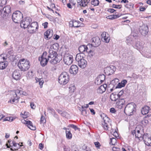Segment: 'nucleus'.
<instances>
[{
    "mask_svg": "<svg viewBox=\"0 0 151 151\" xmlns=\"http://www.w3.org/2000/svg\"><path fill=\"white\" fill-rule=\"evenodd\" d=\"M49 55L48 56V59L50 63L55 64L59 63L61 60V56L57 55V52L53 50V47H50L49 51Z\"/></svg>",
    "mask_w": 151,
    "mask_h": 151,
    "instance_id": "nucleus-1",
    "label": "nucleus"
},
{
    "mask_svg": "<svg viewBox=\"0 0 151 151\" xmlns=\"http://www.w3.org/2000/svg\"><path fill=\"white\" fill-rule=\"evenodd\" d=\"M30 62L27 60L21 59L18 63L17 65L21 71H25L28 70L30 68Z\"/></svg>",
    "mask_w": 151,
    "mask_h": 151,
    "instance_id": "nucleus-2",
    "label": "nucleus"
},
{
    "mask_svg": "<svg viewBox=\"0 0 151 151\" xmlns=\"http://www.w3.org/2000/svg\"><path fill=\"white\" fill-rule=\"evenodd\" d=\"M101 116L102 119L101 124L104 129L106 130H109L110 126L111 125L110 123L111 120L105 114H103L101 115Z\"/></svg>",
    "mask_w": 151,
    "mask_h": 151,
    "instance_id": "nucleus-3",
    "label": "nucleus"
},
{
    "mask_svg": "<svg viewBox=\"0 0 151 151\" xmlns=\"http://www.w3.org/2000/svg\"><path fill=\"white\" fill-rule=\"evenodd\" d=\"M136 105L133 103L128 104L125 108L124 113L127 115L131 116L135 111Z\"/></svg>",
    "mask_w": 151,
    "mask_h": 151,
    "instance_id": "nucleus-4",
    "label": "nucleus"
},
{
    "mask_svg": "<svg viewBox=\"0 0 151 151\" xmlns=\"http://www.w3.org/2000/svg\"><path fill=\"white\" fill-rule=\"evenodd\" d=\"M76 60L78 63L79 66L81 68H85L87 65V61L83 58L81 54L78 53L76 55Z\"/></svg>",
    "mask_w": 151,
    "mask_h": 151,
    "instance_id": "nucleus-5",
    "label": "nucleus"
},
{
    "mask_svg": "<svg viewBox=\"0 0 151 151\" xmlns=\"http://www.w3.org/2000/svg\"><path fill=\"white\" fill-rule=\"evenodd\" d=\"M69 76L66 72H62L58 78V82L60 84L65 85L69 81Z\"/></svg>",
    "mask_w": 151,
    "mask_h": 151,
    "instance_id": "nucleus-6",
    "label": "nucleus"
},
{
    "mask_svg": "<svg viewBox=\"0 0 151 151\" xmlns=\"http://www.w3.org/2000/svg\"><path fill=\"white\" fill-rule=\"evenodd\" d=\"M23 17L22 13L19 11H16L13 14L12 19L15 23H19L21 22Z\"/></svg>",
    "mask_w": 151,
    "mask_h": 151,
    "instance_id": "nucleus-7",
    "label": "nucleus"
},
{
    "mask_svg": "<svg viewBox=\"0 0 151 151\" xmlns=\"http://www.w3.org/2000/svg\"><path fill=\"white\" fill-rule=\"evenodd\" d=\"M47 52L46 51L44 52L41 57L39 58V60L40 61L41 65L44 66L46 65L48 61V58H47Z\"/></svg>",
    "mask_w": 151,
    "mask_h": 151,
    "instance_id": "nucleus-8",
    "label": "nucleus"
},
{
    "mask_svg": "<svg viewBox=\"0 0 151 151\" xmlns=\"http://www.w3.org/2000/svg\"><path fill=\"white\" fill-rule=\"evenodd\" d=\"M32 22L31 18L29 17H26L24 20L20 22V26L24 29L27 28Z\"/></svg>",
    "mask_w": 151,
    "mask_h": 151,
    "instance_id": "nucleus-9",
    "label": "nucleus"
},
{
    "mask_svg": "<svg viewBox=\"0 0 151 151\" xmlns=\"http://www.w3.org/2000/svg\"><path fill=\"white\" fill-rule=\"evenodd\" d=\"M38 28L37 23L35 22H33L27 28L28 31L30 33H33L36 31Z\"/></svg>",
    "mask_w": 151,
    "mask_h": 151,
    "instance_id": "nucleus-10",
    "label": "nucleus"
},
{
    "mask_svg": "<svg viewBox=\"0 0 151 151\" xmlns=\"http://www.w3.org/2000/svg\"><path fill=\"white\" fill-rule=\"evenodd\" d=\"M91 45L88 44L87 46L85 45H82L80 46L78 48L79 51L82 54H85L87 52L88 50L90 48V47H91Z\"/></svg>",
    "mask_w": 151,
    "mask_h": 151,
    "instance_id": "nucleus-11",
    "label": "nucleus"
},
{
    "mask_svg": "<svg viewBox=\"0 0 151 151\" xmlns=\"http://www.w3.org/2000/svg\"><path fill=\"white\" fill-rule=\"evenodd\" d=\"M139 31L142 35L145 36L149 32L148 27L145 25H143L139 27Z\"/></svg>",
    "mask_w": 151,
    "mask_h": 151,
    "instance_id": "nucleus-12",
    "label": "nucleus"
},
{
    "mask_svg": "<svg viewBox=\"0 0 151 151\" xmlns=\"http://www.w3.org/2000/svg\"><path fill=\"white\" fill-rule=\"evenodd\" d=\"M22 72L19 70H15L12 74V76L15 80L18 81L21 79Z\"/></svg>",
    "mask_w": 151,
    "mask_h": 151,
    "instance_id": "nucleus-13",
    "label": "nucleus"
},
{
    "mask_svg": "<svg viewBox=\"0 0 151 151\" xmlns=\"http://www.w3.org/2000/svg\"><path fill=\"white\" fill-rule=\"evenodd\" d=\"M73 60L72 56L70 55H65L63 58V60L65 64L69 65L72 63Z\"/></svg>",
    "mask_w": 151,
    "mask_h": 151,
    "instance_id": "nucleus-14",
    "label": "nucleus"
},
{
    "mask_svg": "<svg viewBox=\"0 0 151 151\" xmlns=\"http://www.w3.org/2000/svg\"><path fill=\"white\" fill-rule=\"evenodd\" d=\"M142 139H143L146 145L147 146H151V137L149 136L147 134H144Z\"/></svg>",
    "mask_w": 151,
    "mask_h": 151,
    "instance_id": "nucleus-15",
    "label": "nucleus"
},
{
    "mask_svg": "<svg viewBox=\"0 0 151 151\" xmlns=\"http://www.w3.org/2000/svg\"><path fill=\"white\" fill-rule=\"evenodd\" d=\"M92 46L93 47L98 46L101 44V41L99 37H93L92 39Z\"/></svg>",
    "mask_w": 151,
    "mask_h": 151,
    "instance_id": "nucleus-16",
    "label": "nucleus"
},
{
    "mask_svg": "<svg viewBox=\"0 0 151 151\" xmlns=\"http://www.w3.org/2000/svg\"><path fill=\"white\" fill-rule=\"evenodd\" d=\"M115 67L113 65H111L110 67H106L104 70V71L105 73L106 72L108 73V75H109L113 74L115 71Z\"/></svg>",
    "mask_w": 151,
    "mask_h": 151,
    "instance_id": "nucleus-17",
    "label": "nucleus"
},
{
    "mask_svg": "<svg viewBox=\"0 0 151 151\" xmlns=\"http://www.w3.org/2000/svg\"><path fill=\"white\" fill-rule=\"evenodd\" d=\"M78 68L76 65H72L70 67L69 71L70 73L72 74L76 75L78 72Z\"/></svg>",
    "mask_w": 151,
    "mask_h": 151,
    "instance_id": "nucleus-18",
    "label": "nucleus"
},
{
    "mask_svg": "<svg viewBox=\"0 0 151 151\" xmlns=\"http://www.w3.org/2000/svg\"><path fill=\"white\" fill-rule=\"evenodd\" d=\"M102 40L106 43H108L110 40L109 35L108 34L105 32H103L101 35Z\"/></svg>",
    "mask_w": 151,
    "mask_h": 151,
    "instance_id": "nucleus-19",
    "label": "nucleus"
},
{
    "mask_svg": "<svg viewBox=\"0 0 151 151\" xmlns=\"http://www.w3.org/2000/svg\"><path fill=\"white\" fill-rule=\"evenodd\" d=\"M11 7L9 5L3 7L2 11L3 13V17H5L7 15L11 12Z\"/></svg>",
    "mask_w": 151,
    "mask_h": 151,
    "instance_id": "nucleus-20",
    "label": "nucleus"
},
{
    "mask_svg": "<svg viewBox=\"0 0 151 151\" xmlns=\"http://www.w3.org/2000/svg\"><path fill=\"white\" fill-rule=\"evenodd\" d=\"M15 93H16L14 91L12 92L11 99L10 101H9V102H11L12 101L13 102H14L16 101L17 102L18 101V100L20 98V97L18 96L16 93L15 94Z\"/></svg>",
    "mask_w": 151,
    "mask_h": 151,
    "instance_id": "nucleus-21",
    "label": "nucleus"
},
{
    "mask_svg": "<svg viewBox=\"0 0 151 151\" xmlns=\"http://www.w3.org/2000/svg\"><path fill=\"white\" fill-rule=\"evenodd\" d=\"M23 121L24 122V123H25L26 124H27V126L31 130H34L36 129L35 127L33 125L32 122L30 121H26L24 120H22V122H23Z\"/></svg>",
    "mask_w": 151,
    "mask_h": 151,
    "instance_id": "nucleus-22",
    "label": "nucleus"
},
{
    "mask_svg": "<svg viewBox=\"0 0 151 151\" xmlns=\"http://www.w3.org/2000/svg\"><path fill=\"white\" fill-rule=\"evenodd\" d=\"M135 38L132 36H130L127 37L126 42L128 45L132 44L134 45V41L135 40Z\"/></svg>",
    "mask_w": 151,
    "mask_h": 151,
    "instance_id": "nucleus-23",
    "label": "nucleus"
},
{
    "mask_svg": "<svg viewBox=\"0 0 151 151\" xmlns=\"http://www.w3.org/2000/svg\"><path fill=\"white\" fill-rule=\"evenodd\" d=\"M44 37L46 39H50L52 36V31L50 29L47 30L44 34Z\"/></svg>",
    "mask_w": 151,
    "mask_h": 151,
    "instance_id": "nucleus-24",
    "label": "nucleus"
},
{
    "mask_svg": "<svg viewBox=\"0 0 151 151\" xmlns=\"http://www.w3.org/2000/svg\"><path fill=\"white\" fill-rule=\"evenodd\" d=\"M135 131H136V137L137 138L139 139V138H142V139L143 135L142 133V131L140 132V130L139 129V128L137 127H136L135 129Z\"/></svg>",
    "mask_w": 151,
    "mask_h": 151,
    "instance_id": "nucleus-25",
    "label": "nucleus"
},
{
    "mask_svg": "<svg viewBox=\"0 0 151 151\" xmlns=\"http://www.w3.org/2000/svg\"><path fill=\"white\" fill-rule=\"evenodd\" d=\"M90 0H83L80 4H78V6L85 7L87 6L88 4L90 2Z\"/></svg>",
    "mask_w": 151,
    "mask_h": 151,
    "instance_id": "nucleus-26",
    "label": "nucleus"
},
{
    "mask_svg": "<svg viewBox=\"0 0 151 151\" xmlns=\"http://www.w3.org/2000/svg\"><path fill=\"white\" fill-rule=\"evenodd\" d=\"M94 47H93V46H91V47H90V48L88 50L87 52L86 53H88L89 56L91 57L94 55L95 52H94Z\"/></svg>",
    "mask_w": 151,
    "mask_h": 151,
    "instance_id": "nucleus-27",
    "label": "nucleus"
},
{
    "mask_svg": "<svg viewBox=\"0 0 151 151\" xmlns=\"http://www.w3.org/2000/svg\"><path fill=\"white\" fill-rule=\"evenodd\" d=\"M8 65V62L7 61L2 62L0 63V70H3L5 69Z\"/></svg>",
    "mask_w": 151,
    "mask_h": 151,
    "instance_id": "nucleus-28",
    "label": "nucleus"
},
{
    "mask_svg": "<svg viewBox=\"0 0 151 151\" xmlns=\"http://www.w3.org/2000/svg\"><path fill=\"white\" fill-rule=\"evenodd\" d=\"M149 109L150 107L148 106H146L142 108L141 112L143 114L145 115L148 113Z\"/></svg>",
    "mask_w": 151,
    "mask_h": 151,
    "instance_id": "nucleus-29",
    "label": "nucleus"
},
{
    "mask_svg": "<svg viewBox=\"0 0 151 151\" xmlns=\"http://www.w3.org/2000/svg\"><path fill=\"white\" fill-rule=\"evenodd\" d=\"M106 91V88H104V85H101L97 89V92L100 93H102Z\"/></svg>",
    "mask_w": 151,
    "mask_h": 151,
    "instance_id": "nucleus-30",
    "label": "nucleus"
},
{
    "mask_svg": "<svg viewBox=\"0 0 151 151\" xmlns=\"http://www.w3.org/2000/svg\"><path fill=\"white\" fill-rule=\"evenodd\" d=\"M119 97L116 94H114V93H111L110 96V99L112 101H116Z\"/></svg>",
    "mask_w": 151,
    "mask_h": 151,
    "instance_id": "nucleus-31",
    "label": "nucleus"
},
{
    "mask_svg": "<svg viewBox=\"0 0 151 151\" xmlns=\"http://www.w3.org/2000/svg\"><path fill=\"white\" fill-rule=\"evenodd\" d=\"M134 45V48L138 50H141L142 48V46L140 45L139 42H136Z\"/></svg>",
    "mask_w": 151,
    "mask_h": 151,
    "instance_id": "nucleus-32",
    "label": "nucleus"
},
{
    "mask_svg": "<svg viewBox=\"0 0 151 151\" xmlns=\"http://www.w3.org/2000/svg\"><path fill=\"white\" fill-rule=\"evenodd\" d=\"M99 79L102 82H104L105 79V76L103 74L99 75L98 76Z\"/></svg>",
    "mask_w": 151,
    "mask_h": 151,
    "instance_id": "nucleus-33",
    "label": "nucleus"
},
{
    "mask_svg": "<svg viewBox=\"0 0 151 151\" xmlns=\"http://www.w3.org/2000/svg\"><path fill=\"white\" fill-rule=\"evenodd\" d=\"M99 1L98 0H91V4L94 6H96L99 5Z\"/></svg>",
    "mask_w": 151,
    "mask_h": 151,
    "instance_id": "nucleus-34",
    "label": "nucleus"
},
{
    "mask_svg": "<svg viewBox=\"0 0 151 151\" xmlns=\"http://www.w3.org/2000/svg\"><path fill=\"white\" fill-rule=\"evenodd\" d=\"M14 91L15 92L17 95L19 96L21 94L24 95H26L25 94H24V92L20 90L19 89H17L15 90ZM15 94L16 93H15Z\"/></svg>",
    "mask_w": 151,
    "mask_h": 151,
    "instance_id": "nucleus-35",
    "label": "nucleus"
},
{
    "mask_svg": "<svg viewBox=\"0 0 151 151\" xmlns=\"http://www.w3.org/2000/svg\"><path fill=\"white\" fill-rule=\"evenodd\" d=\"M66 137L67 138L69 139H71L72 138V134L71 133L70 131H66Z\"/></svg>",
    "mask_w": 151,
    "mask_h": 151,
    "instance_id": "nucleus-36",
    "label": "nucleus"
},
{
    "mask_svg": "<svg viewBox=\"0 0 151 151\" xmlns=\"http://www.w3.org/2000/svg\"><path fill=\"white\" fill-rule=\"evenodd\" d=\"M116 139L115 138L113 137L110 138V144H111L113 145H115V144L116 143Z\"/></svg>",
    "mask_w": 151,
    "mask_h": 151,
    "instance_id": "nucleus-37",
    "label": "nucleus"
},
{
    "mask_svg": "<svg viewBox=\"0 0 151 151\" xmlns=\"http://www.w3.org/2000/svg\"><path fill=\"white\" fill-rule=\"evenodd\" d=\"M14 120V118L12 117H7L3 119L4 121H9L12 122Z\"/></svg>",
    "mask_w": 151,
    "mask_h": 151,
    "instance_id": "nucleus-38",
    "label": "nucleus"
},
{
    "mask_svg": "<svg viewBox=\"0 0 151 151\" xmlns=\"http://www.w3.org/2000/svg\"><path fill=\"white\" fill-rule=\"evenodd\" d=\"M69 125L70 126V127L74 129L75 130H80V129L77 127L75 125L71 124Z\"/></svg>",
    "mask_w": 151,
    "mask_h": 151,
    "instance_id": "nucleus-39",
    "label": "nucleus"
},
{
    "mask_svg": "<svg viewBox=\"0 0 151 151\" xmlns=\"http://www.w3.org/2000/svg\"><path fill=\"white\" fill-rule=\"evenodd\" d=\"M95 82V84L97 85L100 84L102 83L101 81H100L98 77L96 78Z\"/></svg>",
    "mask_w": 151,
    "mask_h": 151,
    "instance_id": "nucleus-40",
    "label": "nucleus"
},
{
    "mask_svg": "<svg viewBox=\"0 0 151 151\" xmlns=\"http://www.w3.org/2000/svg\"><path fill=\"white\" fill-rule=\"evenodd\" d=\"M74 24H78V22L76 21H70L69 22V25L70 27H73Z\"/></svg>",
    "mask_w": 151,
    "mask_h": 151,
    "instance_id": "nucleus-41",
    "label": "nucleus"
},
{
    "mask_svg": "<svg viewBox=\"0 0 151 151\" xmlns=\"http://www.w3.org/2000/svg\"><path fill=\"white\" fill-rule=\"evenodd\" d=\"M125 6L127 8H130L133 7V5L132 4L129 3L126 4Z\"/></svg>",
    "mask_w": 151,
    "mask_h": 151,
    "instance_id": "nucleus-42",
    "label": "nucleus"
},
{
    "mask_svg": "<svg viewBox=\"0 0 151 151\" xmlns=\"http://www.w3.org/2000/svg\"><path fill=\"white\" fill-rule=\"evenodd\" d=\"M6 3V0H0V6H1L3 8V6L5 5Z\"/></svg>",
    "mask_w": 151,
    "mask_h": 151,
    "instance_id": "nucleus-43",
    "label": "nucleus"
},
{
    "mask_svg": "<svg viewBox=\"0 0 151 151\" xmlns=\"http://www.w3.org/2000/svg\"><path fill=\"white\" fill-rule=\"evenodd\" d=\"M82 108L83 109L82 111L81 114H82L84 115V116H86V114H87V112L86 110V109L83 108V106H82Z\"/></svg>",
    "mask_w": 151,
    "mask_h": 151,
    "instance_id": "nucleus-44",
    "label": "nucleus"
},
{
    "mask_svg": "<svg viewBox=\"0 0 151 151\" xmlns=\"http://www.w3.org/2000/svg\"><path fill=\"white\" fill-rule=\"evenodd\" d=\"M148 123V121L147 117L144 118L143 120L142 121V123L143 124H147Z\"/></svg>",
    "mask_w": 151,
    "mask_h": 151,
    "instance_id": "nucleus-45",
    "label": "nucleus"
},
{
    "mask_svg": "<svg viewBox=\"0 0 151 151\" xmlns=\"http://www.w3.org/2000/svg\"><path fill=\"white\" fill-rule=\"evenodd\" d=\"M48 111L51 114H52L54 112V110L50 107H48L47 108Z\"/></svg>",
    "mask_w": 151,
    "mask_h": 151,
    "instance_id": "nucleus-46",
    "label": "nucleus"
},
{
    "mask_svg": "<svg viewBox=\"0 0 151 151\" xmlns=\"http://www.w3.org/2000/svg\"><path fill=\"white\" fill-rule=\"evenodd\" d=\"M46 122V120L45 119V117L43 116H41V119H40V122L41 123H45Z\"/></svg>",
    "mask_w": 151,
    "mask_h": 151,
    "instance_id": "nucleus-47",
    "label": "nucleus"
},
{
    "mask_svg": "<svg viewBox=\"0 0 151 151\" xmlns=\"http://www.w3.org/2000/svg\"><path fill=\"white\" fill-rule=\"evenodd\" d=\"M69 88L70 89V91L71 93L73 92L75 89V88L74 86L70 87Z\"/></svg>",
    "mask_w": 151,
    "mask_h": 151,
    "instance_id": "nucleus-48",
    "label": "nucleus"
},
{
    "mask_svg": "<svg viewBox=\"0 0 151 151\" xmlns=\"http://www.w3.org/2000/svg\"><path fill=\"white\" fill-rule=\"evenodd\" d=\"M112 7L115 8L120 9L121 8L122 6L121 5H116L114 4H113L112 5Z\"/></svg>",
    "mask_w": 151,
    "mask_h": 151,
    "instance_id": "nucleus-49",
    "label": "nucleus"
},
{
    "mask_svg": "<svg viewBox=\"0 0 151 151\" xmlns=\"http://www.w3.org/2000/svg\"><path fill=\"white\" fill-rule=\"evenodd\" d=\"M106 18L107 19L111 20H113L115 19L114 15L108 16L106 17Z\"/></svg>",
    "mask_w": 151,
    "mask_h": 151,
    "instance_id": "nucleus-50",
    "label": "nucleus"
},
{
    "mask_svg": "<svg viewBox=\"0 0 151 151\" xmlns=\"http://www.w3.org/2000/svg\"><path fill=\"white\" fill-rule=\"evenodd\" d=\"M124 93V91L123 90H121L119 93L117 95L119 98Z\"/></svg>",
    "mask_w": 151,
    "mask_h": 151,
    "instance_id": "nucleus-51",
    "label": "nucleus"
},
{
    "mask_svg": "<svg viewBox=\"0 0 151 151\" xmlns=\"http://www.w3.org/2000/svg\"><path fill=\"white\" fill-rule=\"evenodd\" d=\"M139 77V75H137L134 73H133L132 76V78L134 79H136L138 78Z\"/></svg>",
    "mask_w": 151,
    "mask_h": 151,
    "instance_id": "nucleus-52",
    "label": "nucleus"
},
{
    "mask_svg": "<svg viewBox=\"0 0 151 151\" xmlns=\"http://www.w3.org/2000/svg\"><path fill=\"white\" fill-rule=\"evenodd\" d=\"M94 144L96 147L97 148H99L101 146L100 143L99 142H95Z\"/></svg>",
    "mask_w": 151,
    "mask_h": 151,
    "instance_id": "nucleus-53",
    "label": "nucleus"
},
{
    "mask_svg": "<svg viewBox=\"0 0 151 151\" xmlns=\"http://www.w3.org/2000/svg\"><path fill=\"white\" fill-rule=\"evenodd\" d=\"M43 83V81L41 79H40L39 80V84L40 85L41 88L42 87Z\"/></svg>",
    "mask_w": 151,
    "mask_h": 151,
    "instance_id": "nucleus-54",
    "label": "nucleus"
},
{
    "mask_svg": "<svg viewBox=\"0 0 151 151\" xmlns=\"http://www.w3.org/2000/svg\"><path fill=\"white\" fill-rule=\"evenodd\" d=\"M107 11L110 12L111 13H114L115 11H116V10L114 9H109L107 10Z\"/></svg>",
    "mask_w": 151,
    "mask_h": 151,
    "instance_id": "nucleus-55",
    "label": "nucleus"
},
{
    "mask_svg": "<svg viewBox=\"0 0 151 151\" xmlns=\"http://www.w3.org/2000/svg\"><path fill=\"white\" fill-rule=\"evenodd\" d=\"M127 83V81L126 80H124L122 81L121 83L122 84V86H124Z\"/></svg>",
    "mask_w": 151,
    "mask_h": 151,
    "instance_id": "nucleus-56",
    "label": "nucleus"
},
{
    "mask_svg": "<svg viewBox=\"0 0 151 151\" xmlns=\"http://www.w3.org/2000/svg\"><path fill=\"white\" fill-rule=\"evenodd\" d=\"M30 106L31 108L32 109H35V108L36 106L33 102H31L30 103Z\"/></svg>",
    "mask_w": 151,
    "mask_h": 151,
    "instance_id": "nucleus-57",
    "label": "nucleus"
},
{
    "mask_svg": "<svg viewBox=\"0 0 151 151\" xmlns=\"http://www.w3.org/2000/svg\"><path fill=\"white\" fill-rule=\"evenodd\" d=\"M122 85L121 83H119L117 86L116 87V88H120L122 87H124L123 86H122Z\"/></svg>",
    "mask_w": 151,
    "mask_h": 151,
    "instance_id": "nucleus-58",
    "label": "nucleus"
},
{
    "mask_svg": "<svg viewBox=\"0 0 151 151\" xmlns=\"http://www.w3.org/2000/svg\"><path fill=\"white\" fill-rule=\"evenodd\" d=\"M48 23L47 22H45L44 23L42 24V25L44 27V28H46L47 27Z\"/></svg>",
    "mask_w": 151,
    "mask_h": 151,
    "instance_id": "nucleus-59",
    "label": "nucleus"
},
{
    "mask_svg": "<svg viewBox=\"0 0 151 151\" xmlns=\"http://www.w3.org/2000/svg\"><path fill=\"white\" fill-rule=\"evenodd\" d=\"M39 148L41 150H42L43 149V145L42 143H40L39 144Z\"/></svg>",
    "mask_w": 151,
    "mask_h": 151,
    "instance_id": "nucleus-60",
    "label": "nucleus"
},
{
    "mask_svg": "<svg viewBox=\"0 0 151 151\" xmlns=\"http://www.w3.org/2000/svg\"><path fill=\"white\" fill-rule=\"evenodd\" d=\"M110 112L112 113H114L116 111L114 108H111L110 109Z\"/></svg>",
    "mask_w": 151,
    "mask_h": 151,
    "instance_id": "nucleus-61",
    "label": "nucleus"
},
{
    "mask_svg": "<svg viewBox=\"0 0 151 151\" xmlns=\"http://www.w3.org/2000/svg\"><path fill=\"white\" fill-rule=\"evenodd\" d=\"M67 114V113L65 112H63L61 113L62 116L65 117H66Z\"/></svg>",
    "mask_w": 151,
    "mask_h": 151,
    "instance_id": "nucleus-62",
    "label": "nucleus"
},
{
    "mask_svg": "<svg viewBox=\"0 0 151 151\" xmlns=\"http://www.w3.org/2000/svg\"><path fill=\"white\" fill-rule=\"evenodd\" d=\"M146 8L145 7H141L139 8V10L140 11L143 12L146 9Z\"/></svg>",
    "mask_w": 151,
    "mask_h": 151,
    "instance_id": "nucleus-63",
    "label": "nucleus"
},
{
    "mask_svg": "<svg viewBox=\"0 0 151 151\" xmlns=\"http://www.w3.org/2000/svg\"><path fill=\"white\" fill-rule=\"evenodd\" d=\"M54 37H55L54 38L56 40H58L60 37L59 36L57 35H54Z\"/></svg>",
    "mask_w": 151,
    "mask_h": 151,
    "instance_id": "nucleus-64",
    "label": "nucleus"
}]
</instances>
